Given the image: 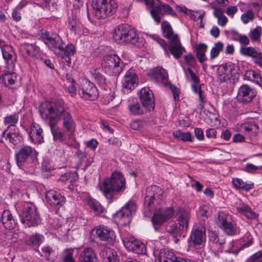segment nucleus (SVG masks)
I'll return each mask as SVG.
<instances>
[{
    "instance_id": "obj_1",
    "label": "nucleus",
    "mask_w": 262,
    "mask_h": 262,
    "mask_svg": "<svg viewBox=\"0 0 262 262\" xmlns=\"http://www.w3.org/2000/svg\"><path fill=\"white\" fill-rule=\"evenodd\" d=\"M125 188V180L121 173L114 172L110 178L106 179L100 186V190L103 193L109 203L114 200V195L122 192Z\"/></svg>"
},
{
    "instance_id": "obj_2",
    "label": "nucleus",
    "mask_w": 262,
    "mask_h": 262,
    "mask_svg": "<svg viewBox=\"0 0 262 262\" xmlns=\"http://www.w3.org/2000/svg\"><path fill=\"white\" fill-rule=\"evenodd\" d=\"M113 37L118 43H131L138 47L144 43L143 38L140 37L136 30L127 24H122L114 30Z\"/></svg>"
},
{
    "instance_id": "obj_3",
    "label": "nucleus",
    "mask_w": 262,
    "mask_h": 262,
    "mask_svg": "<svg viewBox=\"0 0 262 262\" xmlns=\"http://www.w3.org/2000/svg\"><path fill=\"white\" fill-rule=\"evenodd\" d=\"M93 15L99 19H105L116 11L117 4L115 1L94 0L92 3Z\"/></svg>"
},
{
    "instance_id": "obj_4",
    "label": "nucleus",
    "mask_w": 262,
    "mask_h": 262,
    "mask_svg": "<svg viewBox=\"0 0 262 262\" xmlns=\"http://www.w3.org/2000/svg\"><path fill=\"white\" fill-rule=\"evenodd\" d=\"M38 152L35 148L29 145H23L15 153L17 165L25 170L29 164H34L37 161Z\"/></svg>"
},
{
    "instance_id": "obj_5",
    "label": "nucleus",
    "mask_w": 262,
    "mask_h": 262,
    "mask_svg": "<svg viewBox=\"0 0 262 262\" xmlns=\"http://www.w3.org/2000/svg\"><path fill=\"white\" fill-rule=\"evenodd\" d=\"M19 216L22 224L27 227L35 226L40 222L39 214L37 208L30 202H26L22 204Z\"/></svg>"
},
{
    "instance_id": "obj_6",
    "label": "nucleus",
    "mask_w": 262,
    "mask_h": 262,
    "mask_svg": "<svg viewBox=\"0 0 262 262\" xmlns=\"http://www.w3.org/2000/svg\"><path fill=\"white\" fill-rule=\"evenodd\" d=\"M64 104L62 102L46 101L40 104L39 112L43 119H48L50 122H52L57 118Z\"/></svg>"
},
{
    "instance_id": "obj_7",
    "label": "nucleus",
    "mask_w": 262,
    "mask_h": 262,
    "mask_svg": "<svg viewBox=\"0 0 262 262\" xmlns=\"http://www.w3.org/2000/svg\"><path fill=\"white\" fill-rule=\"evenodd\" d=\"M102 66L106 74L110 75L117 76L122 71L123 62L117 55L109 54L104 56Z\"/></svg>"
},
{
    "instance_id": "obj_8",
    "label": "nucleus",
    "mask_w": 262,
    "mask_h": 262,
    "mask_svg": "<svg viewBox=\"0 0 262 262\" xmlns=\"http://www.w3.org/2000/svg\"><path fill=\"white\" fill-rule=\"evenodd\" d=\"M40 39L51 50H63V42L58 34L50 33L42 30L39 34Z\"/></svg>"
},
{
    "instance_id": "obj_9",
    "label": "nucleus",
    "mask_w": 262,
    "mask_h": 262,
    "mask_svg": "<svg viewBox=\"0 0 262 262\" xmlns=\"http://www.w3.org/2000/svg\"><path fill=\"white\" fill-rule=\"evenodd\" d=\"M56 119L62 120V127L69 134L70 138L74 135L76 124L72 114L69 112L68 108L64 106Z\"/></svg>"
},
{
    "instance_id": "obj_10",
    "label": "nucleus",
    "mask_w": 262,
    "mask_h": 262,
    "mask_svg": "<svg viewBox=\"0 0 262 262\" xmlns=\"http://www.w3.org/2000/svg\"><path fill=\"white\" fill-rule=\"evenodd\" d=\"M79 94L83 99L94 101L98 98L96 86L88 80H83L79 87Z\"/></svg>"
},
{
    "instance_id": "obj_11",
    "label": "nucleus",
    "mask_w": 262,
    "mask_h": 262,
    "mask_svg": "<svg viewBox=\"0 0 262 262\" xmlns=\"http://www.w3.org/2000/svg\"><path fill=\"white\" fill-rule=\"evenodd\" d=\"M136 205L133 201H129L116 215V219L122 225L129 224L132 221V215L136 211Z\"/></svg>"
},
{
    "instance_id": "obj_12",
    "label": "nucleus",
    "mask_w": 262,
    "mask_h": 262,
    "mask_svg": "<svg viewBox=\"0 0 262 262\" xmlns=\"http://www.w3.org/2000/svg\"><path fill=\"white\" fill-rule=\"evenodd\" d=\"M217 223L228 235H232L236 234V226L230 215L224 212H220Z\"/></svg>"
},
{
    "instance_id": "obj_13",
    "label": "nucleus",
    "mask_w": 262,
    "mask_h": 262,
    "mask_svg": "<svg viewBox=\"0 0 262 262\" xmlns=\"http://www.w3.org/2000/svg\"><path fill=\"white\" fill-rule=\"evenodd\" d=\"M191 239L195 246H204L206 240V228L202 223L196 224L193 228Z\"/></svg>"
},
{
    "instance_id": "obj_14",
    "label": "nucleus",
    "mask_w": 262,
    "mask_h": 262,
    "mask_svg": "<svg viewBox=\"0 0 262 262\" xmlns=\"http://www.w3.org/2000/svg\"><path fill=\"white\" fill-rule=\"evenodd\" d=\"M173 213V209L171 207L160 210L155 213L151 219V221L155 229L157 230L160 226L171 219Z\"/></svg>"
},
{
    "instance_id": "obj_15",
    "label": "nucleus",
    "mask_w": 262,
    "mask_h": 262,
    "mask_svg": "<svg viewBox=\"0 0 262 262\" xmlns=\"http://www.w3.org/2000/svg\"><path fill=\"white\" fill-rule=\"evenodd\" d=\"M123 242L124 246L128 251H132L138 254L146 253L145 245L134 237H126L123 240Z\"/></svg>"
},
{
    "instance_id": "obj_16",
    "label": "nucleus",
    "mask_w": 262,
    "mask_h": 262,
    "mask_svg": "<svg viewBox=\"0 0 262 262\" xmlns=\"http://www.w3.org/2000/svg\"><path fill=\"white\" fill-rule=\"evenodd\" d=\"M96 234L99 239L105 242L106 244L112 245L115 241L116 235L114 231L104 226H99L96 229Z\"/></svg>"
},
{
    "instance_id": "obj_17",
    "label": "nucleus",
    "mask_w": 262,
    "mask_h": 262,
    "mask_svg": "<svg viewBox=\"0 0 262 262\" xmlns=\"http://www.w3.org/2000/svg\"><path fill=\"white\" fill-rule=\"evenodd\" d=\"M3 57L8 70L14 71L16 61V55L11 46L6 45L2 47Z\"/></svg>"
},
{
    "instance_id": "obj_18",
    "label": "nucleus",
    "mask_w": 262,
    "mask_h": 262,
    "mask_svg": "<svg viewBox=\"0 0 262 262\" xmlns=\"http://www.w3.org/2000/svg\"><path fill=\"white\" fill-rule=\"evenodd\" d=\"M45 199L49 205L53 207L59 208L66 203V198L59 192L53 190L47 191Z\"/></svg>"
},
{
    "instance_id": "obj_19",
    "label": "nucleus",
    "mask_w": 262,
    "mask_h": 262,
    "mask_svg": "<svg viewBox=\"0 0 262 262\" xmlns=\"http://www.w3.org/2000/svg\"><path fill=\"white\" fill-rule=\"evenodd\" d=\"M140 99L146 110L150 111L155 107V99L152 91L148 88H143L140 92Z\"/></svg>"
},
{
    "instance_id": "obj_20",
    "label": "nucleus",
    "mask_w": 262,
    "mask_h": 262,
    "mask_svg": "<svg viewBox=\"0 0 262 262\" xmlns=\"http://www.w3.org/2000/svg\"><path fill=\"white\" fill-rule=\"evenodd\" d=\"M19 50L22 56L26 58L31 57L38 58L40 56V49L34 43H24L21 44Z\"/></svg>"
},
{
    "instance_id": "obj_21",
    "label": "nucleus",
    "mask_w": 262,
    "mask_h": 262,
    "mask_svg": "<svg viewBox=\"0 0 262 262\" xmlns=\"http://www.w3.org/2000/svg\"><path fill=\"white\" fill-rule=\"evenodd\" d=\"M137 75L132 69L129 70L126 73L122 81V91L124 93H129L137 85Z\"/></svg>"
},
{
    "instance_id": "obj_22",
    "label": "nucleus",
    "mask_w": 262,
    "mask_h": 262,
    "mask_svg": "<svg viewBox=\"0 0 262 262\" xmlns=\"http://www.w3.org/2000/svg\"><path fill=\"white\" fill-rule=\"evenodd\" d=\"M150 14L154 19L158 23H159L161 21L160 14L162 15L165 14L175 15L173 9L168 5L165 4H161L159 6L151 10Z\"/></svg>"
},
{
    "instance_id": "obj_23",
    "label": "nucleus",
    "mask_w": 262,
    "mask_h": 262,
    "mask_svg": "<svg viewBox=\"0 0 262 262\" xmlns=\"http://www.w3.org/2000/svg\"><path fill=\"white\" fill-rule=\"evenodd\" d=\"M255 96L256 93L254 89L248 84H243L238 89L237 98L244 103L251 102Z\"/></svg>"
},
{
    "instance_id": "obj_24",
    "label": "nucleus",
    "mask_w": 262,
    "mask_h": 262,
    "mask_svg": "<svg viewBox=\"0 0 262 262\" xmlns=\"http://www.w3.org/2000/svg\"><path fill=\"white\" fill-rule=\"evenodd\" d=\"M162 193L161 188L154 185L148 187L146 189L145 197L144 199V204L150 207L152 204L154 200L156 199H159Z\"/></svg>"
},
{
    "instance_id": "obj_25",
    "label": "nucleus",
    "mask_w": 262,
    "mask_h": 262,
    "mask_svg": "<svg viewBox=\"0 0 262 262\" xmlns=\"http://www.w3.org/2000/svg\"><path fill=\"white\" fill-rule=\"evenodd\" d=\"M28 133L32 142L41 143L43 142L42 129L38 124L33 122L28 130Z\"/></svg>"
},
{
    "instance_id": "obj_26",
    "label": "nucleus",
    "mask_w": 262,
    "mask_h": 262,
    "mask_svg": "<svg viewBox=\"0 0 262 262\" xmlns=\"http://www.w3.org/2000/svg\"><path fill=\"white\" fill-rule=\"evenodd\" d=\"M170 45L168 48V51L176 59L180 58L185 49L182 47L178 36H174L172 40L170 41Z\"/></svg>"
},
{
    "instance_id": "obj_27",
    "label": "nucleus",
    "mask_w": 262,
    "mask_h": 262,
    "mask_svg": "<svg viewBox=\"0 0 262 262\" xmlns=\"http://www.w3.org/2000/svg\"><path fill=\"white\" fill-rule=\"evenodd\" d=\"M0 221L4 227L9 230L14 229L17 224L12 214L9 210H5L3 212L0 218Z\"/></svg>"
},
{
    "instance_id": "obj_28",
    "label": "nucleus",
    "mask_w": 262,
    "mask_h": 262,
    "mask_svg": "<svg viewBox=\"0 0 262 262\" xmlns=\"http://www.w3.org/2000/svg\"><path fill=\"white\" fill-rule=\"evenodd\" d=\"M232 67L230 64H223L218 67L216 71L217 77L220 82H225L230 80L231 76Z\"/></svg>"
},
{
    "instance_id": "obj_29",
    "label": "nucleus",
    "mask_w": 262,
    "mask_h": 262,
    "mask_svg": "<svg viewBox=\"0 0 262 262\" xmlns=\"http://www.w3.org/2000/svg\"><path fill=\"white\" fill-rule=\"evenodd\" d=\"M235 207L238 213L248 219H254L256 217V214L252 209L241 200L235 204Z\"/></svg>"
},
{
    "instance_id": "obj_30",
    "label": "nucleus",
    "mask_w": 262,
    "mask_h": 262,
    "mask_svg": "<svg viewBox=\"0 0 262 262\" xmlns=\"http://www.w3.org/2000/svg\"><path fill=\"white\" fill-rule=\"evenodd\" d=\"M1 136L2 139L4 138L13 145H17L20 143L22 140L19 132L18 129H14L13 131L9 132L8 129L5 130Z\"/></svg>"
},
{
    "instance_id": "obj_31",
    "label": "nucleus",
    "mask_w": 262,
    "mask_h": 262,
    "mask_svg": "<svg viewBox=\"0 0 262 262\" xmlns=\"http://www.w3.org/2000/svg\"><path fill=\"white\" fill-rule=\"evenodd\" d=\"M176 220L175 222L181 225L182 227H185V228L188 229L190 219L189 213L184 209L180 208L176 212Z\"/></svg>"
},
{
    "instance_id": "obj_32",
    "label": "nucleus",
    "mask_w": 262,
    "mask_h": 262,
    "mask_svg": "<svg viewBox=\"0 0 262 262\" xmlns=\"http://www.w3.org/2000/svg\"><path fill=\"white\" fill-rule=\"evenodd\" d=\"M97 259V255L91 247L84 248L79 257V262H96Z\"/></svg>"
},
{
    "instance_id": "obj_33",
    "label": "nucleus",
    "mask_w": 262,
    "mask_h": 262,
    "mask_svg": "<svg viewBox=\"0 0 262 262\" xmlns=\"http://www.w3.org/2000/svg\"><path fill=\"white\" fill-rule=\"evenodd\" d=\"M49 125L54 140L63 143L66 138L64 132L60 127L53 122H50Z\"/></svg>"
},
{
    "instance_id": "obj_34",
    "label": "nucleus",
    "mask_w": 262,
    "mask_h": 262,
    "mask_svg": "<svg viewBox=\"0 0 262 262\" xmlns=\"http://www.w3.org/2000/svg\"><path fill=\"white\" fill-rule=\"evenodd\" d=\"M152 78L156 82L166 84L168 82V74L166 70L162 68H156L152 72Z\"/></svg>"
},
{
    "instance_id": "obj_35",
    "label": "nucleus",
    "mask_w": 262,
    "mask_h": 262,
    "mask_svg": "<svg viewBox=\"0 0 262 262\" xmlns=\"http://www.w3.org/2000/svg\"><path fill=\"white\" fill-rule=\"evenodd\" d=\"M166 230L173 236H181L187 230L185 227H182L181 225L177 223L175 221L169 223Z\"/></svg>"
},
{
    "instance_id": "obj_36",
    "label": "nucleus",
    "mask_w": 262,
    "mask_h": 262,
    "mask_svg": "<svg viewBox=\"0 0 262 262\" xmlns=\"http://www.w3.org/2000/svg\"><path fill=\"white\" fill-rule=\"evenodd\" d=\"M178 257L171 250L162 249L159 252L158 259L160 262H176Z\"/></svg>"
},
{
    "instance_id": "obj_37",
    "label": "nucleus",
    "mask_w": 262,
    "mask_h": 262,
    "mask_svg": "<svg viewBox=\"0 0 262 262\" xmlns=\"http://www.w3.org/2000/svg\"><path fill=\"white\" fill-rule=\"evenodd\" d=\"M99 254L105 262L118 261L116 252L112 248L103 249L100 251Z\"/></svg>"
},
{
    "instance_id": "obj_38",
    "label": "nucleus",
    "mask_w": 262,
    "mask_h": 262,
    "mask_svg": "<svg viewBox=\"0 0 262 262\" xmlns=\"http://www.w3.org/2000/svg\"><path fill=\"white\" fill-rule=\"evenodd\" d=\"M7 70V72L4 73L0 76V83L6 86H9L14 83L17 76L13 71Z\"/></svg>"
},
{
    "instance_id": "obj_39",
    "label": "nucleus",
    "mask_w": 262,
    "mask_h": 262,
    "mask_svg": "<svg viewBox=\"0 0 262 262\" xmlns=\"http://www.w3.org/2000/svg\"><path fill=\"white\" fill-rule=\"evenodd\" d=\"M214 9L213 15L217 19V24L222 27L225 26L228 22V18L224 15V10L221 8L213 7Z\"/></svg>"
},
{
    "instance_id": "obj_40",
    "label": "nucleus",
    "mask_w": 262,
    "mask_h": 262,
    "mask_svg": "<svg viewBox=\"0 0 262 262\" xmlns=\"http://www.w3.org/2000/svg\"><path fill=\"white\" fill-rule=\"evenodd\" d=\"M207 46L203 43H199L196 46V56L199 61L201 63H203L206 60L205 53L207 50Z\"/></svg>"
},
{
    "instance_id": "obj_41",
    "label": "nucleus",
    "mask_w": 262,
    "mask_h": 262,
    "mask_svg": "<svg viewBox=\"0 0 262 262\" xmlns=\"http://www.w3.org/2000/svg\"><path fill=\"white\" fill-rule=\"evenodd\" d=\"M161 28L164 36L168 38L170 41L172 40L174 36H178L177 35L173 34L172 27L167 21H163L161 24Z\"/></svg>"
},
{
    "instance_id": "obj_42",
    "label": "nucleus",
    "mask_w": 262,
    "mask_h": 262,
    "mask_svg": "<svg viewBox=\"0 0 262 262\" xmlns=\"http://www.w3.org/2000/svg\"><path fill=\"white\" fill-rule=\"evenodd\" d=\"M173 136L178 140L183 142L188 141L192 142L194 140L193 138L192 137L191 133L188 132H183L180 130H178L173 133Z\"/></svg>"
},
{
    "instance_id": "obj_43",
    "label": "nucleus",
    "mask_w": 262,
    "mask_h": 262,
    "mask_svg": "<svg viewBox=\"0 0 262 262\" xmlns=\"http://www.w3.org/2000/svg\"><path fill=\"white\" fill-rule=\"evenodd\" d=\"M232 182L235 188L242 189L246 191L249 190L254 186L253 183L248 184L245 183L242 179L238 178L232 179Z\"/></svg>"
},
{
    "instance_id": "obj_44",
    "label": "nucleus",
    "mask_w": 262,
    "mask_h": 262,
    "mask_svg": "<svg viewBox=\"0 0 262 262\" xmlns=\"http://www.w3.org/2000/svg\"><path fill=\"white\" fill-rule=\"evenodd\" d=\"M258 128V125L252 122L243 123L241 125L242 131L249 135H254Z\"/></svg>"
},
{
    "instance_id": "obj_45",
    "label": "nucleus",
    "mask_w": 262,
    "mask_h": 262,
    "mask_svg": "<svg viewBox=\"0 0 262 262\" xmlns=\"http://www.w3.org/2000/svg\"><path fill=\"white\" fill-rule=\"evenodd\" d=\"M245 77L246 79L254 81L259 85L262 83V79L260 75L253 70L246 71L245 73Z\"/></svg>"
},
{
    "instance_id": "obj_46",
    "label": "nucleus",
    "mask_w": 262,
    "mask_h": 262,
    "mask_svg": "<svg viewBox=\"0 0 262 262\" xmlns=\"http://www.w3.org/2000/svg\"><path fill=\"white\" fill-rule=\"evenodd\" d=\"M248 35L252 41L259 42L260 37L262 35V28L260 26H257L251 30Z\"/></svg>"
},
{
    "instance_id": "obj_47",
    "label": "nucleus",
    "mask_w": 262,
    "mask_h": 262,
    "mask_svg": "<svg viewBox=\"0 0 262 262\" xmlns=\"http://www.w3.org/2000/svg\"><path fill=\"white\" fill-rule=\"evenodd\" d=\"M19 119V115L17 113H14L7 116L4 118V123L8 125V128L11 126H14L17 123Z\"/></svg>"
},
{
    "instance_id": "obj_48",
    "label": "nucleus",
    "mask_w": 262,
    "mask_h": 262,
    "mask_svg": "<svg viewBox=\"0 0 262 262\" xmlns=\"http://www.w3.org/2000/svg\"><path fill=\"white\" fill-rule=\"evenodd\" d=\"M43 235L36 233L31 235L27 241V244L30 246H38L43 241Z\"/></svg>"
},
{
    "instance_id": "obj_49",
    "label": "nucleus",
    "mask_w": 262,
    "mask_h": 262,
    "mask_svg": "<svg viewBox=\"0 0 262 262\" xmlns=\"http://www.w3.org/2000/svg\"><path fill=\"white\" fill-rule=\"evenodd\" d=\"M54 251L49 246H44L41 248L40 255L46 257V260L53 261L55 259V256L53 254Z\"/></svg>"
},
{
    "instance_id": "obj_50",
    "label": "nucleus",
    "mask_w": 262,
    "mask_h": 262,
    "mask_svg": "<svg viewBox=\"0 0 262 262\" xmlns=\"http://www.w3.org/2000/svg\"><path fill=\"white\" fill-rule=\"evenodd\" d=\"M209 239L210 242L220 245H223L225 243V240L223 236H219L215 231H210L208 234Z\"/></svg>"
},
{
    "instance_id": "obj_51",
    "label": "nucleus",
    "mask_w": 262,
    "mask_h": 262,
    "mask_svg": "<svg viewBox=\"0 0 262 262\" xmlns=\"http://www.w3.org/2000/svg\"><path fill=\"white\" fill-rule=\"evenodd\" d=\"M258 52H259V51L256 50L255 49L252 47H241L240 48V53L242 55L248 56L252 58L255 57Z\"/></svg>"
},
{
    "instance_id": "obj_52",
    "label": "nucleus",
    "mask_w": 262,
    "mask_h": 262,
    "mask_svg": "<svg viewBox=\"0 0 262 262\" xmlns=\"http://www.w3.org/2000/svg\"><path fill=\"white\" fill-rule=\"evenodd\" d=\"M91 73L95 81L99 84L103 85L105 82V78L97 69L93 68Z\"/></svg>"
},
{
    "instance_id": "obj_53",
    "label": "nucleus",
    "mask_w": 262,
    "mask_h": 262,
    "mask_svg": "<svg viewBox=\"0 0 262 262\" xmlns=\"http://www.w3.org/2000/svg\"><path fill=\"white\" fill-rule=\"evenodd\" d=\"M88 203L90 207L93 209L95 211L98 213H102L103 212V207L95 199L92 198L88 199Z\"/></svg>"
},
{
    "instance_id": "obj_54",
    "label": "nucleus",
    "mask_w": 262,
    "mask_h": 262,
    "mask_svg": "<svg viewBox=\"0 0 262 262\" xmlns=\"http://www.w3.org/2000/svg\"><path fill=\"white\" fill-rule=\"evenodd\" d=\"M224 48V44L221 42H217L214 44V47L211 49L210 51V58L214 59L216 58L219 54L220 51H222Z\"/></svg>"
},
{
    "instance_id": "obj_55",
    "label": "nucleus",
    "mask_w": 262,
    "mask_h": 262,
    "mask_svg": "<svg viewBox=\"0 0 262 262\" xmlns=\"http://www.w3.org/2000/svg\"><path fill=\"white\" fill-rule=\"evenodd\" d=\"M63 52L64 56L70 57L73 55L75 53V49L74 46L72 44H69L64 47L63 43V50H59Z\"/></svg>"
},
{
    "instance_id": "obj_56",
    "label": "nucleus",
    "mask_w": 262,
    "mask_h": 262,
    "mask_svg": "<svg viewBox=\"0 0 262 262\" xmlns=\"http://www.w3.org/2000/svg\"><path fill=\"white\" fill-rule=\"evenodd\" d=\"M130 112L134 115H140L143 113V111L139 103H133L128 106Z\"/></svg>"
},
{
    "instance_id": "obj_57",
    "label": "nucleus",
    "mask_w": 262,
    "mask_h": 262,
    "mask_svg": "<svg viewBox=\"0 0 262 262\" xmlns=\"http://www.w3.org/2000/svg\"><path fill=\"white\" fill-rule=\"evenodd\" d=\"M75 83V80L72 79L71 82L66 84L67 91L72 97H74L76 95L77 89Z\"/></svg>"
},
{
    "instance_id": "obj_58",
    "label": "nucleus",
    "mask_w": 262,
    "mask_h": 262,
    "mask_svg": "<svg viewBox=\"0 0 262 262\" xmlns=\"http://www.w3.org/2000/svg\"><path fill=\"white\" fill-rule=\"evenodd\" d=\"M254 18V15L251 11H247L241 16V19L244 24H247L250 21H252Z\"/></svg>"
},
{
    "instance_id": "obj_59",
    "label": "nucleus",
    "mask_w": 262,
    "mask_h": 262,
    "mask_svg": "<svg viewBox=\"0 0 262 262\" xmlns=\"http://www.w3.org/2000/svg\"><path fill=\"white\" fill-rule=\"evenodd\" d=\"M155 40L156 42L164 49L165 54L166 56L169 57V53L168 52V47L165 41L159 37H156L155 38Z\"/></svg>"
},
{
    "instance_id": "obj_60",
    "label": "nucleus",
    "mask_w": 262,
    "mask_h": 262,
    "mask_svg": "<svg viewBox=\"0 0 262 262\" xmlns=\"http://www.w3.org/2000/svg\"><path fill=\"white\" fill-rule=\"evenodd\" d=\"M250 262H262V251H259L250 258Z\"/></svg>"
},
{
    "instance_id": "obj_61",
    "label": "nucleus",
    "mask_w": 262,
    "mask_h": 262,
    "mask_svg": "<svg viewBox=\"0 0 262 262\" xmlns=\"http://www.w3.org/2000/svg\"><path fill=\"white\" fill-rule=\"evenodd\" d=\"M199 100H200V103L198 105V108L201 110H203L204 108V104L205 103V96L203 95V92L201 90V89H199Z\"/></svg>"
},
{
    "instance_id": "obj_62",
    "label": "nucleus",
    "mask_w": 262,
    "mask_h": 262,
    "mask_svg": "<svg viewBox=\"0 0 262 262\" xmlns=\"http://www.w3.org/2000/svg\"><path fill=\"white\" fill-rule=\"evenodd\" d=\"M143 122L140 120H134L130 123V127L134 130H138L142 127Z\"/></svg>"
},
{
    "instance_id": "obj_63",
    "label": "nucleus",
    "mask_w": 262,
    "mask_h": 262,
    "mask_svg": "<svg viewBox=\"0 0 262 262\" xmlns=\"http://www.w3.org/2000/svg\"><path fill=\"white\" fill-rule=\"evenodd\" d=\"M194 134L196 138L200 141L203 140L204 139V132L200 128H196L194 129Z\"/></svg>"
},
{
    "instance_id": "obj_64",
    "label": "nucleus",
    "mask_w": 262,
    "mask_h": 262,
    "mask_svg": "<svg viewBox=\"0 0 262 262\" xmlns=\"http://www.w3.org/2000/svg\"><path fill=\"white\" fill-rule=\"evenodd\" d=\"M73 252L68 250V253L65 255L62 262H75L73 257Z\"/></svg>"
}]
</instances>
